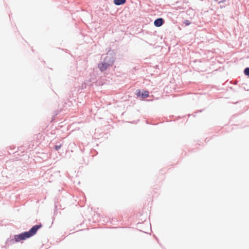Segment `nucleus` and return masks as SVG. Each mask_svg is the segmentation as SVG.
Returning a JSON list of instances; mask_svg holds the SVG:
<instances>
[{"label":"nucleus","instance_id":"obj_6","mask_svg":"<svg viewBox=\"0 0 249 249\" xmlns=\"http://www.w3.org/2000/svg\"><path fill=\"white\" fill-rule=\"evenodd\" d=\"M244 73L245 75L249 76V68H247L245 69Z\"/></svg>","mask_w":249,"mask_h":249},{"label":"nucleus","instance_id":"obj_2","mask_svg":"<svg viewBox=\"0 0 249 249\" xmlns=\"http://www.w3.org/2000/svg\"><path fill=\"white\" fill-rule=\"evenodd\" d=\"M136 95L138 97L141 96L143 99L146 98L149 96V92L147 90L141 91V90H138Z\"/></svg>","mask_w":249,"mask_h":249},{"label":"nucleus","instance_id":"obj_3","mask_svg":"<svg viewBox=\"0 0 249 249\" xmlns=\"http://www.w3.org/2000/svg\"><path fill=\"white\" fill-rule=\"evenodd\" d=\"M113 63V62L111 64H108L107 63H100L98 64V68L100 69V70L102 71H105L107 69V68L111 65Z\"/></svg>","mask_w":249,"mask_h":249},{"label":"nucleus","instance_id":"obj_4","mask_svg":"<svg viewBox=\"0 0 249 249\" xmlns=\"http://www.w3.org/2000/svg\"><path fill=\"white\" fill-rule=\"evenodd\" d=\"M163 19L161 18H159L155 20L154 25L156 27H160L163 24Z\"/></svg>","mask_w":249,"mask_h":249},{"label":"nucleus","instance_id":"obj_7","mask_svg":"<svg viewBox=\"0 0 249 249\" xmlns=\"http://www.w3.org/2000/svg\"><path fill=\"white\" fill-rule=\"evenodd\" d=\"M184 23L186 25H189L190 24L191 22L189 20H186L184 21Z\"/></svg>","mask_w":249,"mask_h":249},{"label":"nucleus","instance_id":"obj_8","mask_svg":"<svg viewBox=\"0 0 249 249\" xmlns=\"http://www.w3.org/2000/svg\"><path fill=\"white\" fill-rule=\"evenodd\" d=\"M61 147V144H60L59 145H55V149L56 150H58V149H59Z\"/></svg>","mask_w":249,"mask_h":249},{"label":"nucleus","instance_id":"obj_1","mask_svg":"<svg viewBox=\"0 0 249 249\" xmlns=\"http://www.w3.org/2000/svg\"><path fill=\"white\" fill-rule=\"evenodd\" d=\"M40 227H41V225H35L29 231L22 232L18 235H15L14 236L15 242H18L33 236L36 233L37 231Z\"/></svg>","mask_w":249,"mask_h":249},{"label":"nucleus","instance_id":"obj_5","mask_svg":"<svg viewBox=\"0 0 249 249\" xmlns=\"http://www.w3.org/2000/svg\"><path fill=\"white\" fill-rule=\"evenodd\" d=\"M116 5H119L124 4L126 1H114Z\"/></svg>","mask_w":249,"mask_h":249}]
</instances>
